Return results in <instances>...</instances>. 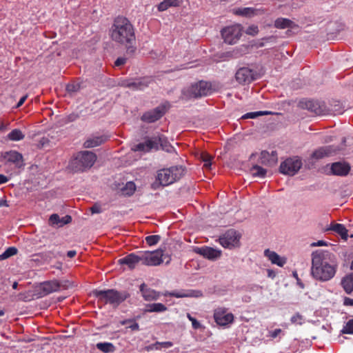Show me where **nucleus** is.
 Segmentation results:
<instances>
[{
  "label": "nucleus",
  "instance_id": "1",
  "mask_svg": "<svg viewBox=\"0 0 353 353\" xmlns=\"http://www.w3.org/2000/svg\"><path fill=\"white\" fill-rule=\"evenodd\" d=\"M337 263L334 256L326 250H317L312 254V276L325 282L332 279L336 271Z\"/></svg>",
  "mask_w": 353,
  "mask_h": 353
},
{
  "label": "nucleus",
  "instance_id": "2",
  "mask_svg": "<svg viewBox=\"0 0 353 353\" xmlns=\"http://www.w3.org/2000/svg\"><path fill=\"white\" fill-rule=\"evenodd\" d=\"M110 35L114 42L125 46H131L135 41L134 28L130 21L124 17H117L114 19L110 30ZM128 51L132 52L134 48L129 46Z\"/></svg>",
  "mask_w": 353,
  "mask_h": 353
},
{
  "label": "nucleus",
  "instance_id": "3",
  "mask_svg": "<svg viewBox=\"0 0 353 353\" xmlns=\"http://www.w3.org/2000/svg\"><path fill=\"white\" fill-rule=\"evenodd\" d=\"M184 168L182 165H174L163 168L158 171L156 181L152 183L154 189L160 185L167 186L179 180L184 174Z\"/></svg>",
  "mask_w": 353,
  "mask_h": 353
},
{
  "label": "nucleus",
  "instance_id": "4",
  "mask_svg": "<svg viewBox=\"0 0 353 353\" xmlns=\"http://www.w3.org/2000/svg\"><path fill=\"white\" fill-rule=\"evenodd\" d=\"M97 160L94 153L90 151H81L71 161L70 166L74 172H83L90 169Z\"/></svg>",
  "mask_w": 353,
  "mask_h": 353
},
{
  "label": "nucleus",
  "instance_id": "5",
  "mask_svg": "<svg viewBox=\"0 0 353 353\" xmlns=\"http://www.w3.org/2000/svg\"><path fill=\"white\" fill-rule=\"evenodd\" d=\"M93 294L100 301L114 306H118L128 297L126 292H120L114 290H95Z\"/></svg>",
  "mask_w": 353,
  "mask_h": 353
},
{
  "label": "nucleus",
  "instance_id": "6",
  "mask_svg": "<svg viewBox=\"0 0 353 353\" xmlns=\"http://www.w3.org/2000/svg\"><path fill=\"white\" fill-rule=\"evenodd\" d=\"M212 92L211 84L207 81H200L192 84L184 90L183 94L188 99L199 98L210 94Z\"/></svg>",
  "mask_w": 353,
  "mask_h": 353
},
{
  "label": "nucleus",
  "instance_id": "7",
  "mask_svg": "<svg viewBox=\"0 0 353 353\" xmlns=\"http://www.w3.org/2000/svg\"><path fill=\"white\" fill-rule=\"evenodd\" d=\"M242 30L240 24H234L223 28L221 35L224 41L230 45L236 43L242 34Z\"/></svg>",
  "mask_w": 353,
  "mask_h": 353
},
{
  "label": "nucleus",
  "instance_id": "8",
  "mask_svg": "<svg viewBox=\"0 0 353 353\" xmlns=\"http://www.w3.org/2000/svg\"><path fill=\"white\" fill-rule=\"evenodd\" d=\"M152 79L150 77H139L134 79H126L122 80L119 84L124 87L130 89L131 90H143L148 88L152 83Z\"/></svg>",
  "mask_w": 353,
  "mask_h": 353
},
{
  "label": "nucleus",
  "instance_id": "9",
  "mask_svg": "<svg viewBox=\"0 0 353 353\" xmlns=\"http://www.w3.org/2000/svg\"><path fill=\"white\" fill-rule=\"evenodd\" d=\"M240 238V233L230 229L219 237V243L225 248L232 249L239 246Z\"/></svg>",
  "mask_w": 353,
  "mask_h": 353
},
{
  "label": "nucleus",
  "instance_id": "10",
  "mask_svg": "<svg viewBox=\"0 0 353 353\" xmlns=\"http://www.w3.org/2000/svg\"><path fill=\"white\" fill-rule=\"evenodd\" d=\"M302 166L301 160L294 157L285 160L281 163L279 170L283 174L293 176L301 169Z\"/></svg>",
  "mask_w": 353,
  "mask_h": 353
},
{
  "label": "nucleus",
  "instance_id": "11",
  "mask_svg": "<svg viewBox=\"0 0 353 353\" xmlns=\"http://www.w3.org/2000/svg\"><path fill=\"white\" fill-rule=\"evenodd\" d=\"M299 105L303 109H306L317 115H324L328 113L325 105L318 101L311 99H302Z\"/></svg>",
  "mask_w": 353,
  "mask_h": 353
},
{
  "label": "nucleus",
  "instance_id": "12",
  "mask_svg": "<svg viewBox=\"0 0 353 353\" xmlns=\"http://www.w3.org/2000/svg\"><path fill=\"white\" fill-rule=\"evenodd\" d=\"M163 250L161 248L153 252L141 254L142 264L146 265H158L162 262Z\"/></svg>",
  "mask_w": 353,
  "mask_h": 353
},
{
  "label": "nucleus",
  "instance_id": "13",
  "mask_svg": "<svg viewBox=\"0 0 353 353\" xmlns=\"http://www.w3.org/2000/svg\"><path fill=\"white\" fill-rule=\"evenodd\" d=\"M235 77L239 83H249L258 78V74L250 68L243 67L236 71Z\"/></svg>",
  "mask_w": 353,
  "mask_h": 353
},
{
  "label": "nucleus",
  "instance_id": "14",
  "mask_svg": "<svg viewBox=\"0 0 353 353\" xmlns=\"http://www.w3.org/2000/svg\"><path fill=\"white\" fill-rule=\"evenodd\" d=\"M65 287L66 285L63 284V282L52 280L42 283L40 286V290L43 295H47L59 291L62 288H65Z\"/></svg>",
  "mask_w": 353,
  "mask_h": 353
},
{
  "label": "nucleus",
  "instance_id": "15",
  "mask_svg": "<svg viewBox=\"0 0 353 353\" xmlns=\"http://www.w3.org/2000/svg\"><path fill=\"white\" fill-rule=\"evenodd\" d=\"M342 150L341 148L335 145H326L321 147L313 152L312 157L316 159H320L325 157L338 154Z\"/></svg>",
  "mask_w": 353,
  "mask_h": 353
},
{
  "label": "nucleus",
  "instance_id": "16",
  "mask_svg": "<svg viewBox=\"0 0 353 353\" xmlns=\"http://www.w3.org/2000/svg\"><path fill=\"white\" fill-rule=\"evenodd\" d=\"M196 253L211 261H215L221 256V250L211 247L203 246L194 249Z\"/></svg>",
  "mask_w": 353,
  "mask_h": 353
},
{
  "label": "nucleus",
  "instance_id": "17",
  "mask_svg": "<svg viewBox=\"0 0 353 353\" xmlns=\"http://www.w3.org/2000/svg\"><path fill=\"white\" fill-rule=\"evenodd\" d=\"M2 157L6 162L14 164L16 168H21L24 165L22 154L15 150L6 152Z\"/></svg>",
  "mask_w": 353,
  "mask_h": 353
},
{
  "label": "nucleus",
  "instance_id": "18",
  "mask_svg": "<svg viewBox=\"0 0 353 353\" xmlns=\"http://www.w3.org/2000/svg\"><path fill=\"white\" fill-rule=\"evenodd\" d=\"M159 139H156V136L147 139L145 142L140 143L135 145L132 150L134 151H140L148 152L152 149L158 150V141Z\"/></svg>",
  "mask_w": 353,
  "mask_h": 353
},
{
  "label": "nucleus",
  "instance_id": "19",
  "mask_svg": "<svg viewBox=\"0 0 353 353\" xmlns=\"http://www.w3.org/2000/svg\"><path fill=\"white\" fill-rule=\"evenodd\" d=\"M214 317L216 323L220 325H227L234 320L232 313L227 312L224 309L219 308L215 310Z\"/></svg>",
  "mask_w": 353,
  "mask_h": 353
},
{
  "label": "nucleus",
  "instance_id": "20",
  "mask_svg": "<svg viewBox=\"0 0 353 353\" xmlns=\"http://www.w3.org/2000/svg\"><path fill=\"white\" fill-rule=\"evenodd\" d=\"M164 113L165 112L162 107H157L145 112L141 117V120L147 123H153L161 119Z\"/></svg>",
  "mask_w": 353,
  "mask_h": 353
},
{
  "label": "nucleus",
  "instance_id": "21",
  "mask_svg": "<svg viewBox=\"0 0 353 353\" xmlns=\"http://www.w3.org/2000/svg\"><path fill=\"white\" fill-rule=\"evenodd\" d=\"M350 170V165L344 162H335L330 166V173L334 175L346 176Z\"/></svg>",
  "mask_w": 353,
  "mask_h": 353
},
{
  "label": "nucleus",
  "instance_id": "22",
  "mask_svg": "<svg viewBox=\"0 0 353 353\" xmlns=\"http://www.w3.org/2000/svg\"><path fill=\"white\" fill-rule=\"evenodd\" d=\"M165 296H173L176 298H185V297H201L203 294L199 290H181L179 291H172L170 292H166Z\"/></svg>",
  "mask_w": 353,
  "mask_h": 353
},
{
  "label": "nucleus",
  "instance_id": "23",
  "mask_svg": "<svg viewBox=\"0 0 353 353\" xmlns=\"http://www.w3.org/2000/svg\"><path fill=\"white\" fill-rule=\"evenodd\" d=\"M121 265H126L130 269L134 268L137 264L141 263L142 264L141 254L137 255L135 254H130L119 260Z\"/></svg>",
  "mask_w": 353,
  "mask_h": 353
},
{
  "label": "nucleus",
  "instance_id": "24",
  "mask_svg": "<svg viewBox=\"0 0 353 353\" xmlns=\"http://www.w3.org/2000/svg\"><path fill=\"white\" fill-rule=\"evenodd\" d=\"M260 162L265 165L272 166L277 162L276 152L272 151L271 153L264 150L261 152Z\"/></svg>",
  "mask_w": 353,
  "mask_h": 353
},
{
  "label": "nucleus",
  "instance_id": "25",
  "mask_svg": "<svg viewBox=\"0 0 353 353\" xmlns=\"http://www.w3.org/2000/svg\"><path fill=\"white\" fill-rule=\"evenodd\" d=\"M71 221L72 217L70 215L60 218L57 214H53L49 218V224L54 227L60 228L70 223Z\"/></svg>",
  "mask_w": 353,
  "mask_h": 353
},
{
  "label": "nucleus",
  "instance_id": "26",
  "mask_svg": "<svg viewBox=\"0 0 353 353\" xmlns=\"http://www.w3.org/2000/svg\"><path fill=\"white\" fill-rule=\"evenodd\" d=\"M139 289L142 296L145 301H150L153 300H157L160 296L159 292L155 291L154 290L147 288L145 283H142L140 285Z\"/></svg>",
  "mask_w": 353,
  "mask_h": 353
},
{
  "label": "nucleus",
  "instance_id": "27",
  "mask_svg": "<svg viewBox=\"0 0 353 353\" xmlns=\"http://www.w3.org/2000/svg\"><path fill=\"white\" fill-rule=\"evenodd\" d=\"M264 254L273 264H276L279 267H283L286 263V260L284 258H281L274 251L267 249L264 251Z\"/></svg>",
  "mask_w": 353,
  "mask_h": 353
},
{
  "label": "nucleus",
  "instance_id": "28",
  "mask_svg": "<svg viewBox=\"0 0 353 353\" xmlns=\"http://www.w3.org/2000/svg\"><path fill=\"white\" fill-rule=\"evenodd\" d=\"M274 26L276 28L285 29L291 28L294 29L297 27L296 24L292 21L286 18H278L274 21Z\"/></svg>",
  "mask_w": 353,
  "mask_h": 353
},
{
  "label": "nucleus",
  "instance_id": "29",
  "mask_svg": "<svg viewBox=\"0 0 353 353\" xmlns=\"http://www.w3.org/2000/svg\"><path fill=\"white\" fill-rule=\"evenodd\" d=\"M106 140V138L103 136H96L88 138L83 143V146L85 148H91L100 145Z\"/></svg>",
  "mask_w": 353,
  "mask_h": 353
},
{
  "label": "nucleus",
  "instance_id": "30",
  "mask_svg": "<svg viewBox=\"0 0 353 353\" xmlns=\"http://www.w3.org/2000/svg\"><path fill=\"white\" fill-rule=\"evenodd\" d=\"M341 285L347 294L353 292V274H350L343 277L341 280Z\"/></svg>",
  "mask_w": 353,
  "mask_h": 353
},
{
  "label": "nucleus",
  "instance_id": "31",
  "mask_svg": "<svg viewBox=\"0 0 353 353\" xmlns=\"http://www.w3.org/2000/svg\"><path fill=\"white\" fill-rule=\"evenodd\" d=\"M96 347L103 353H112L116 350L115 346L110 342H99L96 344Z\"/></svg>",
  "mask_w": 353,
  "mask_h": 353
},
{
  "label": "nucleus",
  "instance_id": "32",
  "mask_svg": "<svg viewBox=\"0 0 353 353\" xmlns=\"http://www.w3.org/2000/svg\"><path fill=\"white\" fill-rule=\"evenodd\" d=\"M330 230L338 233L342 239L347 240L348 236L347 230L343 224L333 223L331 225Z\"/></svg>",
  "mask_w": 353,
  "mask_h": 353
},
{
  "label": "nucleus",
  "instance_id": "33",
  "mask_svg": "<svg viewBox=\"0 0 353 353\" xmlns=\"http://www.w3.org/2000/svg\"><path fill=\"white\" fill-rule=\"evenodd\" d=\"M167 310V307L161 303L146 305L145 310L147 312H163Z\"/></svg>",
  "mask_w": 353,
  "mask_h": 353
},
{
  "label": "nucleus",
  "instance_id": "34",
  "mask_svg": "<svg viewBox=\"0 0 353 353\" xmlns=\"http://www.w3.org/2000/svg\"><path fill=\"white\" fill-rule=\"evenodd\" d=\"M156 139H160L157 142L158 143V147L160 145L161 148L163 150H165V151H166L168 152H172L174 151V148L168 143L166 138L164 136H163V135H157V136H156Z\"/></svg>",
  "mask_w": 353,
  "mask_h": 353
},
{
  "label": "nucleus",
  "instance_id": "35",
  "mask_svg": "<svg viewBox=\"0 0 353 353\" xmlns=\"http://www.w3.org/2000/svg\"><path fill=\"white\" fill-rule=\"evenodd\" d=\"M136 190V185L134 182L129 181L121 188V192L125 196H131Z\"/></svg>",
  "mask_w": 353,
  "mask_h": 353
},
{
  "label": "nucleus",
  "instance_id": "36",
  "mask_svg": "<svg viewBox=\"0 0 353 353\" xmlns=\"http://www.w3.org/2000/svg\"><path fill=\"white\" fill-rule=\"evenodd\" d=\"M25 135L23 132L19 129H14L12 130L8 134V138L14 141H18L23 139Z\"/></svg>",
  "mask_w": 353,
  "mask_h": 353
},
{
  "label": "nucleus",
  "instance_id": "37",
  "mask_svg": "<svg viewBox=\"0 0 353 353\" xmlns=\"http://www.w3.org/2000/svg\"><path fill=\"white\" fill-rule=\"evenodd\" d=\"M266 172L265 169L258 165H255L251 168V173L252 176L255 177L264 178L266 175Z\"/></svg>",
  "mask_w": 353,
  "mask_h": 353
},
{
  "label": "nucleus",
  "instance_id": "38",
  "mask_svg": "<svg viewBox=\"0 0 353 353\" xmlns=\"http://www.w3.org/2000/svg\"><path fill=\"white\" fill-rule=\"evenodd\" d=\"M272 114V112L270 111H257V112H248L241 117V119H255L259 116L268 115Z\"/></svg>",
  "mask_w": 353,
  "mask_h": 353
},
{
  "label": "nucleus",
  "instance_id": "39",
  "mask_svg": "<svg viewBox=\"0 0 353 353\" xmlns=\"http://www.w3.org/2000/svg\"><path fill=\"white\" fill-rule=\"evenodd\" d=\"M17 253V249L15 247H10L0 254V261L6 259Z\"/></svg>",
  "mask_w": 353,
  "mask_h": 353
},
{
  "label": "nucleus",
  "instance_id": "40",
  "mask_svg": "<svg viewBox=\"0 0 353 353\" xmlns=\"http://www.w3.org/2000/svg\"><path fill=\"white\" fill-rule=\"evenodd\" d=\"M235 13L239 15L250 17L254 14V9L252 8H239L235 11Z\"/></svg>",
  "mask_w": 353,
  "mask_h": 353
},
{
  "label": "nucleus",
  "instance_id": "41",
  "mask_svg": "<svg viewBox=\"0 0 353 353\" xmlns=\"http://www.w3.org/2000/svg\"><path fill=\"white\" fill-rule=\"evenodd\" d=\"M160 240V235H150L145 237V242L150 246L157 244Z\"/></svg>",
  "mask_w": 353,
  "mask_h": 353
},
{
  "label": "nucleus",
  "instance_id": "42",
  "mask_svg": "<svg viewBox=\"0 0 353 353\" xmlns=\"http://www.w3.org/2000/svg\"><path fill=\"white\" fill-rule=\"evenodd\" d=\"M341 332L348 334H353V319H350L346 323V324L343 326Z\"/></svg>",
  "mask_w": 353,
  "mask_h": 353
},
{
  "label": "nucleus",
  "instance_id": "43",
  "mask_svg": "<svg viewBox=\"0 0 353 353\" xmlns=\"http://www.w3.org/2000/svg\"><path fill=\"white\" fill-rule=\"evenodd\" d=\"M290 321L292 323H295V324H298V325H302L304 322L303 316L301 315L299 313H296L294 315H293L291 317Z\"/></svg>",
  "mask_w": 353,
  "mask_h": 353
},
{
  "label": "nucleus",
  "instance_id": "44",
  "mask_svg": "<svg viewBox=\"0 0 353 353\" xmlns=\"http://www.w3.org/2000/svg\"><path fill=\"white\" fill-rule=\"evenodd\" d=\"M201 158H202V161L204 163L203 166L205 168L210 169V167H211V165H212V163H211V161H212L211 156L208 155V154H203L201 155Z\"/></svg>",
  "mask_w": 353,
  "mask_h": 353
},
{
  "label": "nucleus",
  "instance_id": "45",
  "mask_svg": "<svg viewBox=\"0 0 353 353\" xmlns=\"http://www.w3.org/2000/svg\"><path fill=\"white\" fill-rule=\"evenodd\" d=\"M259 32L258 26L252 25L249 26L245 30V33L249 35L254 36Z\"/></svg>",
  "mask_w": 353,
  "mask_h": 353
},
{
  "label": "nucleus",
  "instance_id": "46",
  "mask_svg": "<svg viewBox=\"0 0 353 353\" xmlns=\"http://www.w3.org/2000/svg\"><path fill=\"white\" fill-rule=\"evenodd\" d=\"M80 88L79 84H68L66 86V90L68 93L72 94L77 92Z\"/></svg>",
  "mask_w": 353,
  "mask_h": 353
},
{
  "label": "nucleus",
  "instance_id": "47",
  "mask_svg": "<svg viewBox=\"0 0 353 353\" xmlns=\"http://www.w3.org/2000/svg\"><path fill=\"white\" fill-rule=\"evenodd\" d=\"M145 350L148 352L152 350H161L159 347V342H156L155 343L145 346Z\"/></svg>",
  "mask_w": 353,
  "mask_h": 353
},
{
  "label": "nucleus",
  "instance_id": "48",
  "mask_svg": "<svg viewBox=\"0 0 353 353\" xmlns=\"http://www.w3.org/2000/svg\"><path fill=\"white\" fill-rule=\"evenodd\" d=\"M331 111L333 112L334 114H341L343 112V110L339 103L335 104L332 107Z\"/></svg>",
  "mask_w": 353,
  "mask_h": 353
},
{
  "label": "nucleus",
  "instance_id": "49",
  "mask_svg": "<svg viewBox=\"0 0 353 353\" xmlns=\"http://www.w3.org/2000/svg\"><path fill=\"white\" fill-rule=\"evenodd\" d=\"M170 6H171L169 4V3L166 0H164L163 2L160 3L158 5V10L159 11H164L166 10Z\"/></svg>",
  "mask_w": 353,
  "mask_h": 353
},
{
  "label": "nucleus",
  "instance_id": "50",
  "mask_svg": "<svg viewBox=\"0 0 353 353\" xmlns=\"http://www.w3.org/2000/svg\"><path fill=\"white\" fill-rule=\"evenodd\" d=\"M282 332V330L280 329V328H278V329H275L273 331H270L269 332V336L272 338V339H275Z\"/></svg>",
  "mask_w": 353,
  "mask_h": 353
},
{
  "label": "nucleus",
  "instance_id": "51",
  "mask_svg": "<svg viewBox=\"0 0 353 353\" xmlns=\"http://www.w3.org/2000/svg\"><path fill=\"white\" fill-rule=\"evenodd\" d=\"M90 210L92 214H98L101 212V208L98 204H94L90 208Z\"/></svg>",
  "mask_w": 353,
  "mask_h": 353
},
{
  "label": "nucleus",
  "instance_id": "52",
  "mask_svg": "<svg viewBox=\"0 0 353 353\" xmlns=\"http://www.w3.org/2000/svg\"><path fill=\"white\" fill-rule=\"evenodd\" d=\"M173 345V343L170 341H164V342H159V347L161 350L162 348H169L171 347Z\"/></svg>",
  "mask_w": 353,
  "mask_h": 353
},
{
  "label": "nucleus",
  "instance_id": "53",
  "mask_svg": "<svg viewBox=\"0 0 353 353\" xmlns=\"http://www.w3.org/2000/svg\"><path fill=\"white\" fill-rule=\"evenodd\" d=\"M126 62V59L125 58H123V57H119L118 58L115 62H114V64L115 65L117 66H121L123 64H125Z\"/></svg>",
  "mask_w": 353,
  "mask_h": 353
},
{
  "label": "nucleus",
  "instance_id": "54",
  "mask_svg": "<svg viewBox=\"0 0 353 353\" xmlns=\"http://www.w3.org/2000/svg\"><path fill=\"white\" fill-rule=\"evenodd\" d=\"M192 325L194 329H199L201 327V323L195 319H191Z\"/></svg>",
  "mask_w": 353,
  "mask_h": 353
},
{
  "label": "nucleus",
  "instance_id": "55",
  "mask_svg": "<svg viewBox=\"0 0 353 353\" xmlns=\"http://www.w3.org/2000/svg\"><path fill=\"white\" fill-rule=\"evenodd\" d=\"M326 245H327V243L325 241L320 240L316 242L312 243L311 245L313 247H315V246H324Z\"/></svg>",
  "mask_w": 353,
  "mask_h": 353
},
{
  "label": "nucleus",
  "instance_id": "56",
  "mask_svg": "<svg viewBox=\"0 0 353 353\" xmlns=\"http://www.w3.org/2000/svg\"><path fill=\"white\" fill-rule=\"evenodd\" d=\"M128 327L130 329H131L132 330H139V325L136 322H132L130 323V325L128 326Z\"/></svg>",
  "mask_w": 353,
  "mask_h": 353
},
{
  "label": "nucleus",
  "instance_id": "57",
  "mask_svg": "<svg viewBox=\"0 0 353 353\" xmlns=\"http://www.w3.org/2000/svg\"><path fill=\"white\" fill-rule=\"evenodd\" d=\"M343 303L345 305H353V299L345 297Z\"/></svg>",
  "mask_w": 353,
  "mask_h": 353
},
{
  "label": "nucleus",
  "instance_id": "58",
  "mask_svg": "<svg viewBox=\"0 0 353 353\" xmlns=\"http://www.w3.org/2000/svg\"><path fill=\"white\" fill-rule=\"evenodd\" d=\"M27 97H28L27 95L22 97L20 99V100L19 101V102L17 103L16 108H19L21 105H22L23 104V103L25 102V101L26 100Z\"/></svg>",
  "mask_w": 353,
  "mask_h": 353
},
{
  "label": "nucleus",
  "instance_id": "59",
  "mask_svg": "<svg viewBox=\"0 0 353 353\" xmlns=\"http://www.w3.org/2000/svg\"><path fill=\"white\" fill-rule=\"evenodd\" d=\"M8 181V178L3 174H0V185Z\"/></svg>",
  "mask_w": 353,
  "mask_h": 353
},
{
  "label": "nucleus",
  "instance_id": "60",
  "mask_svg": "<svg viewBox=\"0 0 353 353\" xmlns=\"http://www.w3.org/2000/svg\"><path fill=\"white\" fill-rule=\"evenodd\" d=\"M171 6H176L179 5L180 0H166Z\"/></svg>",
  "mask_w": 353,
  "mask_h": 353
},
{
  "label": "nucleus",
  "instance_id": "61",
  "mask_svg": "<svg viewBox=\"0 0 353 353\" xmlns=\"http://www.w3.org/2000/svg\"><path fill=\"white\" fill-rule=\"evenodd\" d=\"M76 255V251L74 250H70L67 253V256L70 258H72Z\"/></svg>",
  "mask_w": 353,
  "mask_h": 353
},
{
  "label": "nucleus",
  "instance_id": "62",
  "mask_svg": "<svg viewBox=\"0 0 353 353\" xmlns=\"http://www.w3.org/2000/svg\"><path fill=\"white\" fill-rule=\"evenodd\" d=\"M3 206H6V207L8 206V201L6 199H1L0 200V207H3Z\"/></svg>",
  "mask_w": 353,
  "mask_h": 353
},
{
  "label": "nucleus",
  "instance_id": "63",
  "mask_svg": "<svg viewBox=\"0 0 353 353\" xmlns=\"http://www.w3.org/2000/svg\"><path fill=\"white\" fill-rule=\"evenodd\" d=\"M292 275L296 279L297 281H299V278L298 276V274L296 272H293Z\"/></svg>",
  "mask_w": 353,
  "mask_h": 353
},
{
  "label": "nucleus",
  "instance_id": "64",
  "mask_svg": "<svg viewBox=\"0 0 353 353\" xmlns=\"http://www.w3.org/2000/svg\"><path fill=\"white\" fill-rule=\"evenodd\" d=\"M297 283L298 285L301 288H304V285L303 284V283L301 281V280L299 279V281H297Z\"/></svg>",
  "mask_w": 353,
  "mask_h": 353
}]
</instances>
